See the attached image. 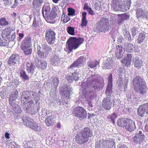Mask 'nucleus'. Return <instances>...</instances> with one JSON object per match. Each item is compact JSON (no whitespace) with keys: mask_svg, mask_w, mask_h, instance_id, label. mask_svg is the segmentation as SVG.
<instances>
[{"mask_svg":"<svg viewBox=\"0 0 148 148\" xmlns=\"http://www.w3.org/2000/svg\"><path fill=\"white\" fill-rule=\"evenodd\" d=\"M132 84L134 89L136 92L143 94L146 92L147 86L145 82L140 76L137 75L133 78Z\"/></svg>","mask_w":148,"mask_h":148,"instance_id":"f257e3e1","label":"nucleus"},{"mask_svg":"<svg viewBox=\"0 0 148 148\" xmlns=\"http://www.w3.org/2000/svg\"><path fill=\"white\" fill-rule=\"evenodd\" d=\"M92 130L88 127H85L83 130L77 134L75 139L77 142L79 144H83L87 142L89 138L92 136Z\"/></svg>","mask_w":148,"mask_h":148,"instance_id":"f03ea898","label":"nucleus"},{"mask_svg":"<svg viewBox=\"0 0 148 148\" xmlns=\"http://www.w3.org/2000/svg\"><path fill=\"white\" fill-rule=\"evenodd\" d=\"M131 4L130 0H112L111 3V8L116 11H125Z\"/></svg>","mask_w":148,"mask_h":148,"instance_id":"7ed1b4c3","label":"nucleus"},{"mask_svg":"<svg viewBox=\"0 0 148 148\" xmlns=\"http://www.w3.org/2000/svg\"><path fill=\"white\" fill-rule=\"evenodd\" d=\"M83 38L71 37L68 39L66 42V46L69 49L68 53L72 52L73 49L75 50L78 48L84 42Z\"/></svg>","mask_w":148,"mask_h":148,"instance_id":"20e7f679","label":"nucleus"},{"mask_svg":"<svg viewBox=\"0 0 148 148\" xmlns=\"http://www.w3.org/2000/svg\"><path fill=\"white\" fill-rule=\"evenodd\" d=\"M73 113L80 120L86 118L87 115L86 110L80 106H77L73 110Z\"/></svg>","mask_w":148,"mask_h":148,"instance_id":"39448f33","label":"nucleus"},{"mask_svg":"<svg viewBox=\"0 0 148 148\" xmlns=\"http://www.w3.org/2000/svg\"><path fill=\"white\" fill-rule=\"evenodd\" d=\"M56 33L51 29H48L46 31L45 38L46 41L49 45L55 43L56 40Z\"/></svg>","mask_w":148,"mask_h":148,"instance_id":"423d86ee","label":"nucleus"},{"mask_svg":"<svg viewBox=\"0 0 148 148\" xmlns=\"http://www.w3.org/2000/svg\"><path fill=\"white\" fill-rule=\"evenodd\" d=\"M109 21L104 17H102L100 20L98 22L97 29L99 32L103 31H106L109 29Z\"/></svg>","mask_w":148,"mask_h":148,"instance_id":"0eeeda50","label":"nucleus"},{"mask_svg":"<svg viewBox=\"0 0 148 148\" xmlns=\"http://www.w3.org/2000/svg\"><path fill=\"white\" fill-rule=\"evenodd\" d=\"M25 125L27 127L33 129L35 131H37L39 128L37 123L35 122L33 119L27 118L23 120Z\"/></svg>","mask_w":148,"mask_h":148,"instance_id":"6e6552de","label":"nucleus"},{"mask_svg":"<svg viewBox=\"0 0 148 148\" xmlns=\"http://www.w3.org/2000/svg\"><path fill=\"white\" fill-rule=\"evenodd\" d=\"M133 141L136 144H140L145 140V135L141 131H139L135 134L133 138Z\"/></svg>","mask_w":148,"mask_h":148,"instance_id":"1a4fd4ad","label":"nucleus"},{"mask_svg":"<svg viewBox=\"0 0 148 148\" xmlns=\"http://www.w3.org/2000/svg\"><path fill=\"white\" fill-rule=\"evenodd\" d=\"M113 101L110 96H106L102 100V106L106 110H110L113 105Z\"/></svg>","mask_w":148,"mask_h":148,"instance_id":"9d476101","label":"nucleus"},{"mask_svg":"<svg viewBox=\"0 0 148 148\" xmlns=\"http://www.w3.org/2000/svg\"><path fill=\"white\" fill-rule=\"evenodd\" d=\"M46 114L48 116L45 120L46 125L48 127L53 126L56 122V119L53 113L49 111H47Z\"/></svg>","mask_w":148,"mask_h":148,"instance_id":"9b49d317","label":"nucleus"},{"mask_svg":"<svg viewBox=\"0 0 148 148\" xmlns=\"http://www.w3.org/2000/svg\"><path fill=\"white\" fill-rule=\"evenodd\" d=\"M138 115L140 116L143 117L145 114H148V103L140 105L138 110Z\"/></svg>","mask_w":148,"mask_h":148,"instance_id":"f8f14e48","label":"nucleus"},{"mask_svg":"<svg viewBox=\"0 0 148 148\" xmlns=\"http://www.w3.org/2000/svg\"><path fill=\"white\" fill-rule=\"evenodd\" d=\"M26 70L28 73L33 74L34 73L35 69H36L34 62L29 59L26 63Z\"/></svg>","mask_w":148,"mask_h":148,"instance_id":"ddd939ff","label":"nucleus"},{"mask_svg":"<svg viewBox=\"0 0 148 148\" xmlns=\"http://www.w3.org/2000/svg\"><path fill=\"white\" fill-rule=\"evenodd\" d=\"M32 46L31 39L30 37L27 36L24 38L22 42L21 48L25 47H31Z\"/></svg>","mask_w":148,"mask_h":148,"instance_id":"4468645a","label":"nucleus"},{"mask_svg":"<svg viewBox=\"0 0 148 148\" xmlns=\"http://www.w3.org/2000/svg\"><path fill=\"white\" fill-rule=\"evenodd\" d=\"M79 73L76 72H74L71 75L66 76V78L67 80L69 83H71L74 80L75 81H77L79 79Z\"/></svg>","mask_w":148,"mask_h":148,"instance_id":"2eb2a0df","label":"nucleus"},{"mask_svg":"<svg viewBox=\"0 0 148 148\" xmlns=\"http://www.w3.org/2000/svg\"><path fill=\"white\" fill-rule=\"evenodd\" d=\"M125 127L127 130L132 132L135 128L136 126L134 122L132 120L129 119Z\"/></svg>","mask_w":148,"mask_h":148,"instance_id":"dca6fc26","label":"nucleus"},{"mask_svg":"<svg viewBox=\"0 0 148 148\" xmlns=\"http://www.w3.org/2000/svg\"><path fill=\"white\" fill-rule=\"evenodd\" d=\"M42 50L44 51L45 54L47 56L52 51L51 47L46 43H44L42 44Z\"/></svg>","mask_w":148,"mask_h":148,"instance_id":"f3484780","label":"nucleus"},{"mask_svg":"<svg viewBox=\"0 0 148 148\" xmlns=\"http://www.w3.org/2000/svg\"><path fill=\"white\" fill-rule=\"evenodd\" d=\"M107 142L106 140L101 139L99 140H97L95 143V148H105L106 146V143Z\"/></svg>","mask_w":148,"mask_h":148,"instance_id":"a211bd4d","label":"nucleus"},{"mask_svg":"<svg viewBox=\"0 0 148 148\" xmlns=\"http://www.w3.org/2000/svg\"><path fill=\"white\" fill-rule=\"evenodd\" d=\"M18 56L17 55L13 54L10 56L9 58L8 63V64L10 66L14 65L16 63L18 59Z\"/></svg>","mask_w":148,"mask_h":148,"instance_id":"6ab92c4d","label":"nucleus"},{"mask_svg":"<svg viewBox=\"0 0 148 148\" xmlns=\"http://www.w3.org/2000/svg\"><path fill=\"white\" fill-rule=\"evenodd\" d=\"M22 97L23 99L27 101L30 99V96L31 95L32 96H34V91L31 90H26L22 92Z\"/></svg>","mask_w":148,"mask_h":148,"instance_id":"aec40b11","label":"nucleus"},{"mask_svg":"<svg viewBox=\"0 0 148 148\" xmlns=\"http://www.w3.org/2000/svg\"><path fill=\"white\" fill-rule=\"evenodd\" d=\"M132 58V54H128L126 57L122 60L121 63L125 64V66L128 67L131 64Z\"/></svg>","mask_w":148,"mask_h":148,"instance_id":"412c9836","label":"nucleus"},{"mask_svg":"<svg viewBox=\"0 0 148 148\" xmlns=\"http://www.w3.org/2000/svg\"><path fill=\"white\" fill-rule=\"evenodd\" d=\"M128 119V118H120L117 120V124L118 126L121 127H125Z\"/></svg>","mask_w":148,"mask_h":148,"instance_id":"4be33fe9","label":"nucleus"},{"mask_svg":"<svg viewBox=\"0 0 148 148\" xmlns=\"http://www.w3.org/2000/svg\"><path fill=\"white\" fill-rule=\"evenodd\" d=\"M16 34L15 32L12 33V34L8 35L7 36L2 37L3 39L6 42H10L14 41L16 38Z\"/></svg>","mask_w":148,"mask_h":148,"instance_id":"5701e85b","label":"nucleus"},{"mask_svg":"<svg viewBox=\"0 0 148 148\" xmlns=\"http://www.w3.org/2000/svg\"><path fill=\"white\" fill-rule=\"evenodd\" d=\"M37 52L36 53L37 57L40 58H43L47 57L45 54L44 51H42L41 47H38L37 48Z\"/></svg>","mask_w":148,"mask_h":148,"instance_id":"b1692460","label":"nucleus"},{"mask_svg":"<svg viewBox=\"0 0 148 148\" xmlns=\"http://www.w3.org/2000/svg\"><path fill=\"white\" fill-rule=\"evenodd\" d=\"M113 64V62L111 59H108L106 60V64L103 66V69H110L112 68Z\"/></svg>","mask_w":148,"mask_h":148,"instance_id":"393cba45","label":"nucleus"},{"mask_svg":"<svg viewBox=\"0 0 148 148\" xmlns=\"http://www.w3.org/2000/svg\"><path fill=\"white\" fill-rule=\"evenodd\" d=\"M87 13L85 12L82 13V18L81 21V26L82 27H86L88 24V21L86 18Z\"/></svg>","mask_w":148,"mask_h":148,"instance_id":"a878e982","label":"nucleus"},{"mask_svg":"<svg viewBox=\"0 0 148 148\" xmlns=\"http://www.w3.org/2000/svg\"><path fill=\"white\" fill-rule=\"evenodd\" d=\"M13 31V29L10 27L6 28L3 31L2 37L10 35L14 33V32Z\"/></svg>","mask_w":148,"mask_h":148,"instance_id":"bb28decb","label":"nucleus"},{"mask_svg":"<svg viewBox=\"0 0 148 148\" xmlns=\"http://www.w3.org/2000/svg\"><path fill=\"white\" fill-rule=\"evenodd\" d=\"M59 60L58 55L55 53L51 58V63L53 65H56L58 64V62Z\"/></svg>","mask_w":148,"mask_h":148,"instance_id":"cd10ccee","label":"nucleus"},{"mask_svg":"<svg viewBox=\"0 0 148 148\" xmlns=\"http://www.w3.org/2000/svg\"><path fill=\"white\" fill-rule=\"evenodd\" d=\"M21 48L25 55H29L31 54L32 52V49L31 47H27Z\"/></svg>","mask_w":148,"mask_h":148,"instance_id":"c85d7f7f","label":"nucleus"},{"mask_svg":"<svg viewBox=\"0 0 148 148\" xmlns=\"http://www.w3.org/2000/svg\"><path fill=\"white\" fill-rule=\"evenodd\" d=\"M118 114L117 113H113L111 115H109L107 117V119L110 121H112V123L114 124L115 123V119L118 116Z\"/></svg>","mask_w":148,"mask_h":148,"instance_id":"c756f323","label":"nucleus"},{"mask_svg":"<svg viewBox=\"0 0 148 148\" xmlns=\"http://www.w3.org/2000/svg\"><path fill=\"white\" fill-rule=\"evenodd\" d=\"M38 67L42 70L45 69L47 66V63L44 60H41L38 62Z\"/></svg>","mask_w":148,"mask_h":148,"instance_id":"7c9ffc66","label":"nucleus"},{"mask_svg":"<svg viewBox=\"0 0 148 148\" xmlns=\"http://www.w3.org/2000/svg\"><path fill=\"white\" fill-rule=\"evenodd\" d=\"M112 85H108L106 90V94L107 96H110L112 93Z\"/></svg>","mask_w":148,"mask_h":148,"instance_id":"2f4dec72","label":"nucleus"},{"mask_svg":"<svg viewBox=\"0 0 148 148\" xmlns=\"http://www.w3.org/2000/svg\"><path fill=\"white\" fill-rule=\"evenodd\" d=\"M81 65L79 64L77 61L76 60L69 67V69H70L71 70H74V68L75 67L79 68V66H80Z\"/></svg>","mask_w":148,"mask_h":148,"instance_id":"473e14b6","label":"nucleus"},{"mask_svg":"<svg viewBox=\"0 0 148 148\" xmlns=\"http://www.w3.org/2000/svg\"><path fill=\"white\" fill-rule=\"evenodd\" d=\"M18 93V91L17 90L14 89L12 93L10 95L9 98L16 99L17 98Z\"/></svg>","mask_w":148,"mask_h":148,"instance_id":"72a5a7b5","label":"nucleus"},{"mask_svg":"<svg viewBox=\"0 0 148 148\" xmlns=\"http://www.w3.org/2000/svg\"><path fill=\"white\" fill-rule=\"evenodd\" d=\"M143 62L141 60H136L134 63V66L136 68L139 69L143 66Z\"/></svg>","mask_w":148,"mask_h":148,"instance_id":"f704fd0d","label":"nucleus"},{"mask_svg":"<svg viewBox=\"0 0 148 148\" xmlns=\"http://www.w3.org/2000/svg\"><path fill=\"white\" fill-rule=\"evenodd\" d=\"M70 18L66 15L63 12L62 14L61 17V20L64 23H66L68 22L70 20Z\"/></svg>","mask_w":148,"mask_h":148,"instance_id":"c9c22d12","label":"nucleus"},{"mask_svg":"<svg viewBox=\"0 0 148 148\" xmlns=\"http://www.w3.org/2000/svg\"><path fill=\"white\" fill-rule=\"evenodd\" d=\"M137 18H138L142 16L144 14L143 10L141 8H138L136 10Z\"/></svg>","mask_w":148,"mask_h":148,"instance_id":"e433bc0d","label":"nucleus"},{"mask_svg":"<svg viewBox=\"0 0 148 148\" xmlns=\"http://www.w3.org/2000/svg\"><path fill=\"white\" fill-rule=\"evenodd\" d=\"M145 34L143 33H140L137 39L138 42L139 43L142 42L145 38Z\"/></svg>","mask_w":148,"mask_h":148,"instance_id":"4c0bfd02","label":"nucleus"},{"mask_svg":"<svg viewBox=\"0 0 148 148\" xmlns=\"http://www.w3.org/2000/svg\"><path fill=\"white\" fill-rule=\"evenodd\" d=\"M61 93L62 95L65 98H67L68 97L69 98V97L70 96L69 91L65 89L62 90L61 92Z\"/></svg>","mask_w":148,"mask_h":148,"instance_id":"58836bf2","label":"nucleus"},{"mask_svg":"<svg viewBox=\"0 0 148 148\" xmlns=\"http://www.w3.org/2000/svg\"><path fill=\"white\" fill-rule=\"evenodd\" d=\"M49 7L48 6L44 5L42 9V13L43 16L45 17L44 16V11L45 12V16L47 17L48 12L49 11Z\"/></svg>","mask_w":148,"mask_h":148,"instance_id":"ea45409f","label":"nucleus"},{"mask_svg":"<svg viewBox=\"0 0 148 148\" xmlns=\"http://www.w3.org/2000/svg\"><path fill=\"white\" fill-rule=\"evenodd\" d=\"M42 3L39 0H34L32 2L33 7L37 8L41 5Z\"/></svg>","mask_w":148,"mask_h":148,"instance_id":"a19ab883","label":"nucleus"},{"mask_svg":"<svg viewBox=\"0 0 148 148\" xmlns=\"http://www.w3.org/2000/svg\"><path fill=\"white\" fill-rule=\"evenodd\" d=\"M74 28L71 26L68 27L66 29V30L68 33L71 35H75Z\"/></svg>","mask_w":148,"mask_h":148,"instance_id":"79ce46f5","label":"nucleus"},{"mask_svg":"<svg viewBox=\"0 0 148 148\" xmlns=\"http://www.w3.org/2000/svg\"><path fill=\"white\" fill-rule=\"evenodd\" d=\"M98 62L97 61L90 62H88V65L91 68H93L96 67L97 65Z\"/></svg>","mask_w":148,"mask_h":148,"instance_id":"37998d69","label":"nucleus"},{"mask_svg":"<svg viewBox=\"0 0 148 148\" xmlns=\"http://www.w3.org/2000/svg\"><path fill=\"white\" fill-rule=\"evenodd\" d=\"M8 24V22L6 21L5 18H1L0 19V25L5 26Z\"/></svg>","mask_w":148,"mask_h":148,"instance_id":"c03bdc74","label":"nucleus"},{"mask_svg":"<svg viewBox=\"0 0 148 148\" xmlns=\"http://www.w3.org/2000/svg\"><path fill=\"white\" fill-rule=\"evenodd\" d=\"M107 142L106 143V146H108V147H112L113 145H115V143L114 140L112 139L110 140H106Z\"/></svg>","mask_w":148,"mask_h":148,"instance_id":"a18cd8bd","label":"nucleus"},{"mask_svg":"<svg viewBox=\"0 0 148 148\" xmlns=\"http://www.w3.org/2000/svg\"><path fill=\"white\" fill-rule=\"evenodd\" d=\"M20 76L25 80H29V77L27 75L25 71H21Z\"/></svg>","mask_w":148,"mask_h":148,"instance_id":"49530a36","label":"nucleus"},{"mask_svg":"<svg viewBox=\"0 0 148 148\" xmlns=\"http://www.w3.org/2000/svg\"><path fill=\"white\" fill-rule=\"evenodd\" d=\"M68 15L69 16L74 15L75 13V10L71 8H68Z\"/></svg>","mask_w":148,"mask_h":148,"instance_id":"de8ad7c7","label":"nucleus"},{"mask_svg":"<svg viewBox=\"0 0 148 148\" xmlns=\"http://www.w3.org/2000/svg\"><path fill=\"white\" fill-rule=\"evenodd\" d=\"M133 45L130 43H127L126 46V49L129 52L133 50Z\"/></svg>","mask_w":148,"mask_h":148,"instance_id":"09e8293b","label":"nucleus"},{"mask_svg":"<svg viewBox=\"0 0 148 148\" xmlns=\"http://www.w3.org/2000/svg\"><path fill=\"white\" fill-rule=\"evenodd\" d=\"M116 49L117 51L116 53V55H117L119 53V54L121 53L123 51L122 47L121 45H117L116 47Z\"/></svg>","mask_w":148,"mask_h":148,"instance_id":"8fccbe9b","label":"nucleus"},{"mask_svg":"<svg viewBox=\"0 0 148 148\" xmlns=\"http://www.w3.org/2000/svg\"><path fill=\"white\" fill-rule=\"evenodd\" d=\"M16 99L9 98V104L11 106H13L15 104Z\"/></svg>","mask_w":148,"mask_h":148,"instance_id":"3c124183","label":"nucleus"},{"mask_svg":"<svg viewBox=\"0 0 148 148\" xmlns=\"http://www.w3.org/2000/svg\"><path fill=\"white\" fill-rule=\"evenodd\" d=\"M52 82L53 85L57 87L58 86L59 81L58 79L54 78L52 80Z\"/></svg>","mask_w":148,"mask_h":148,"instance_id":"603ef678","label":"nucleus"},{"mask_svg":"<svg viewBox=\"0 0 148 148\" xmlns=\"http://www.w3.org/2000/svg\"><path fill=\"white\" fill-rule=\"evenodd\" d=\"M9 45V43L7 42H5L2 40H0V45L5 46H8Z\"/></svg>","mask_w":148,"mask_h":148,"instance_id":"864d4df0","label":"nucleus"},{"mask_svg":"<svg viewBox=\"0 0 148 148\" xmlns=\"http://www.w3.org/2000/svg\"><path fill=\"white\" fill-rule=\"evenodd\" d=\"M38 26V23L37 22L36 18L35 17L34 18L32 24V27L36 28Z\"/></svg>","mask_w":148,"mask_h":148,"instance_id":"5fc2aeb1","label":"nucleus"},{"mask_svg":"<svg viewBox=\"0 0 148 148\" xmlns=\"http://www.w3.org/2000/svg\"><path fill=\"white\" fill-rule=\"evenodd\" d=\"M112 75L110 74L108 79V85H112Z\"/></svg>","mask_w":148,"mask_h":148,"instance_id":"6e6d98bb","label":"nucleus"},{"mask_svg":"<svg viewBox=\"0 0 148 148\" xmlns=\"http://www.w3.org/2000/svg\"><path fill=\"white\" fill-rule=\"evenodd\" d=\"M84 57L83 56H81L79 57L76 60L79 64L81 65L82 64V63L84 59Z\"/></svg>","mask_w":148,"mask_h":148,"instance_id":"4d7b16f0","label":"nucleus"},{"mask_svg":"<svg viewBox=\"0 0 148 148\" xmlns=\"http://www.w3.org/2000/svg\"><path fill=\"white\" fill-rule=\"evenodd\" d=\"M90 8L89 7V5L87 3H84L83 8L84 10H87L88 11Z\"/></svg>","mask_w":148,"mask_h":148,"instance_id":"13d9d810","label":"nucleus"},{"mask_svg":"<svg viewBox=\"0 0 148 148\" xmlns=\"http://www.w3.org/2000/svg\"><path fill=\"white\" fill-rule=\"evenodd\" d=\"M87 11L88 12L89 14L91 15H94L95 14V13L92 10L91 8L89 9Z\"/></svg>","mask_w":148,"mask_h":148,"instance_id":"bf43d9fd","label":"nucleus"},{"mask_svg":"<svg viewBox=\"0 0 148 148\" xmlns=\"http://www.w3.org/2000/svg\"><path fill=\"white\" fill-rule=\"evenodd\" d=\"M125 80H126V84L124 86V89L125 90V91H126V89H127L128 86V79H125Z\"/></svg>","mask_w":148,"mask_h":148,"instance_id":"052dcab7","label":"nucleus"},{"mask_svg":"<svg viewBox=\"0 0 148 148\" xmlns=\"http://www.w3.org/2000/svg\"><path fill=\"white\" fill-rule=\"evenodd\" d=\"M36 93L34 92V96H32V95H30V99H35L36 97Z\"/></svg>","mask_w":148,"mask_h":148,"instance_id":"680f3d73","label":"nucleus"},{"mask_svg":"<svg viewBox=\"0 0 148 148\" xmlns=\"http://www.w3.org/2000/svg\"><path fill=\"white\" fill-rule=\"evenodd\" d=\"M3 1L4 2V5L6 6L8 5L9 3L8 0H3Z\"/></svg>","mask_w":148,"mask_h":148,"instance_id":"e2e57ef3","label":"nucleus"},{"mask_svg":"<svg viewBox=\"0 0 148 148\" xmlns=\"http://www.w3.org/2000/svg\"><path fill=\"white\" fill-rule=\"evenodd\" d=\"M136 30L135 28H133L132 29V35H133L134 36L136 34Z\"/></svg>","mask_w":148,"mask_h":148,"instance_id":"0e129e2a","label":"nucleus"},{"mask_svg":"<svg viewBox=\"0 0 148 148\" xmlns=\"http://www.w3.org/2000/svg\"><path fill=\"white\" fill-rule=\"evenodd\" d=\"M5 136L8 139H9L10 138V137H9V134L8 133L6 132L5 133Z\"/></svg>","mask_w":148,"mask_h":148,"instance_id":"69168bd1","label":"nucleus"},{"mask_svg":"<svg viewBox=\"0 0 148 148\" xmlns=\"http://www.w3.org/2000/svg\"><path fill=\"white\" fill-rule=\"evenodd\" d=\"M18 36L19 37H21V38H22L23 37L24 35L23 33H20L19 34Z\"/></svg>","mask_w":148,"mask_h":148,"instance_id":"338daca9","label":"nucleus"},{"mask_svg":"<svg viewBox=\"0 0 148 148\" xmlns=\"http://www.w3.org/2000/svg\"><path fill=\"white\" fill-rule=\"evenodd\" d=\"M129 17V16L128 15L125 14V16L123 18L124 20H126Z\"/></svg>","mask_w":148,"mask_h":148,"instance_id":"774afa93","label":"nucleus"}]
</instances>
